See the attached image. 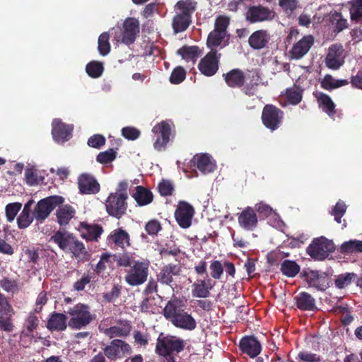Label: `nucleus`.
<instances>
[{
  "label": "nucleus",
  "instance_id": "nucleus-43",
  "mask_svg": "<svg viewBox=\"0 0 362 362\" xmlns=\"http://www.w3.org/2000/svg\"><path fill=\"white\" fill-rule=\"evenodd\" d=\"M300 265L293 260L285 259L281 264V272L288 278L295 277L300 272Z\"/></svg>",
  "mask_w": 362,
  "mask_h": 362
},
{
  "label": "nucleus",
  "instance_id": "nucleus-30",
  "mask_svg": "<svg viewBox=\"0 0 362 362\" xmlns=\"http://www.w3.org/2000/svg\"><path fill=\"white\" fill-rule=\"evenodd\" d=\"M270 40L268 32L265 30L255 31L248 39V44L253 49H261L267 46Z\"/></svg>",
  "mask_w": 362,
  "mask_h": 362
},
{
  "label": "nucleus",
  "instance_id": "nucleus-64",
  "mask_svg": "<svg viewBox=\"0 0 362 362\" xmlns=\"http://www.w3.org/2000/svg\"><path fill=\"white\" fill-rule=\"evenodd\" d=\"M38 317L33 313H30L25 321V328L28 333L33 332L38 327Z\"/></svg>",
  "mask_w": 362,
  "mask_h": 362
},
{
  "label": "nucleus",
  "instance_id": "nucleus-48",
  "mask_svg": "<svg viewBox=\"0 0 362 362\" xmlns=\"http://www.w3.org/2000/svg\"><path fill=\"white\" fill-rule=\"evenodd\" d=\"M14 314L13 310L11 315H0V329L6 332H11L14 329V325L13 322L12 317Z\"/></svg>",
  "mask_w": 362,
  "mask_h": 362
},
{
  "label": "nucleus",
  "instance_id": "nucleus-13",
  "mask_svg": "<svg viewBox=\"0 0 362 362\" xmlns=\"http://www.w3.org/2000/svg\"><path fill=\"white\" fill-rule=\"evenodd\" d=\"M300 277L308 284L309 287L320 291H325L329 287L328 279L325 273L317 270L304 269Z\"/></svg>",
  "mask_w": 362,
  "mask_h": 362
},
{
  "label": "nucleus",
  "instance_id": "nucleus-54",
  "mask_svg": "<svg viewBox=\"0 0 362 362\" xmlns=\"http://www.w3.org/2000/svg\"><path fill=\"white\" fill-rule=\"evenodd\" d=\"M356 276L354 273H347L338 276L335 280V285L339 288H344V287L350 285L354 278Z\"/></svg>",
  "mask_w": 362,
  "mask_h": 362
},
{
  "label": "nucleus",
  "instance_id": "nucleus-51",
  "mask_svg": "<svg viewBox=\"0 0 362 362\" xmlns=\"http://www.w3.org/2000/svg\"><path fill=\"white\" fill-rule=\"evenodd\" d=\"M0 286L7 292L15 293L19 291L18 283L16 279L4 278L0 281Z\"/></svg>",
  "mask_w": 362,
  "mask_h": 362
},
{
  "label": "nucleus",
  "instance_id": "nucleus-52",
  "mask_svg": "<svg viewBox=\"0 0 362 362\" xmlns=\"http://www.w3.org/2000/svg\"><path fill=\"white\" fill-rule=\"evenodd\" d=\"M116 151L112 148L100 152L97 156L96 160L101 164H107L113 161L116 158Z\"/></svg>",
  "mask_w": 362,
  "mask_h": 362
},
{
  "label": "nucleus",
  "instance_id": "nucleus-31",
  "mask_svg": "<svg viewBox=\"0 0 362 362\" xmlns=\"http://www.w3.org/2000/svg\"><path fill=\"white\" fill-rule=\"evenodd\" d=\"M67 317L63 313H52L48 319L47 328L51 331L62 332L67 327Z\"/></svg>",
  "mask_w": 362,
  "mask_h": 362
},
{
  "label": "nucleus",
  "instance_id": "nucleus-11",
  "mask_svg": "<svg viewBox=\"0 0 362 362\" xmlns=\"http://www.w3.org/2000/svg\"><path fill=\"white\" fill-rule=\"evenodd\" d=\"M275 12L262 5H254L248 7L245 13V20L250 23L269 21L274 18Z\"/></svg>",
  "mask_w": 362,
  "mask_h": 362
},
{
  "label": "nucleus",
  "instance_id": "nucleus-59",
  "mask_svg": "<svg viewBox=\"0 0 362 362\" xmlns=\"http://www.w3.org/2000/svg\"><path fill=\"white\" fill-rule=\"evenodd\" d=\"M25 178L26 183L30 186H35L40 183V179L37 172L33 168H28L25 172Z\"/></svg>",
  "mask_w": 362,
  "mask_h": 362
},
{
  "label": "nucleus",
  "instance_id": "nucleus-58",
  "mask_svg": "<svg viewBox=\"0 0 362 362\" xmlns=\"http://www.w3.org/2000/svg\"><path fill=\"white\" fill-rule=\"evenodd\" d=\"M211 276L214 279H220L223 273V267L220 261L214 260L210 264Z\"/></svg>",
  "mask_w": 362,
  "mask_h": 362
},
{
  "label": "nucleus",
  "instance_id": "nucleus-41",
  "mask_svg": "<svg viewBox=\"0 0 362 362\" xmlns=\"http://www.w3.org/2000/svg\"><path fill=\"white\" fill-rule=\"evenodd\" d=\"M177 54L187 61L195 62L202 54L198 46L185 45L178 49Z\"/></svg>",
  "mask_w": 362,
  "mask_h": 362
},
{
  "label": "nucleus",
  "instance_id": "nucleus-47",
  "mask_svg": "<svg viewBox=\"0 0 362 362\" xmlns=\"http://www.w3.org/2000/svg\"><path fill=\"white\" fill-rule=\"evenodd\" d=\"M110 35L107 33L105 32L100 34L98 41V49L99 53L103 55H107L110 51V45L109 42Z\"/></svg>",
  "mask_w": 362,
  "mask_h": 362
},
{
  "label": "nucleus",
  "instance_id": "nucleus-27",
  "mask_svg": "<svg viewBox=\"0 0 362 362\" xmlns=\"http://www.w3.org/2000/svg\"><path fill=\"white\" fill-rule=\"evenodd\" d=\"M314 42L312 35L304 36L298 42L293 45L291 55L293 59H299L308 53Z\"/></svg>",
  "mask_w": 362,
  "mask_h": 362
},
{
  "label": "nucleus",
  "instance_id": "nucleus-35",
  "mask_svg": "<svg viewBox=\"0 0 362 362\" xmlns=\"http://www.w3.org/2000/svg\"><path fill=\"white\" fill-rule=\"evenodd\" d=\"M329 20L332 32L336 34L347 29L349 26L348 20L343 16L341 12L336 11L331 12Z\"/></svg>",
  "mask_w": 362,
  "mask_h": 362
},
{
  "label": "nucleus",
  "instance_id": "nucleus-40",
  "mask_svg": "<svg viewBox=\"0 0 362 362\" xmlns=\"http://www.w3.org/2000/svg\"><path fill=\"white\" fill-rule=\"evenodd\" d=\"M303 93V90L301 87L294 84L292 87L285 90L284 95L289 104L296 105L302 100Z\"/></svg>",
  "mask_w": 362,
  "mask_h": 362
},
{
  "label": "nucleus",
  "instance_id": "nucleus-20",
  "mask_svg": "<svg viewBox=\"0 0 362 362\" xmlns=\"http://www.w3.org/2000/svg\"><path fill=\"white\" fill-rule=\"evenodd\" d=\"M344 49L342 45L334 44L329 47L328 53L325 58L326 66L331 69L337 70L341 66L344 62L343 59Z\"/></svg>",
  "mask_w": 362,
  "mask_h": 362
},
{
  "label": "nucleus",
  "instance_id": "nucleus-19",
  "mask_svg": "<svg viewBox=\"0 0 362 362\" xmlns=\"http://www.w3.org/2000/svg\"><path fill=\"white\" fill-rule=\"evenodd\" d=\"M117 324L119 325L106 328H104L103 327V324H100L99 325V329L110 339H113L115 337H126L130 334L132 331L130 322L119 320L117 321Z\"/></svg>",
  "mask_w": 362,
  "mask_h": 362
},
{
  "label": "nucleus",
  "instance_id": "nucleus-63",
  "mask_svg": "<svg viewBox=\"0 0 362 362\" xmlns=\"http://www.w3.org/2000/svg\"><path fill=\"white\" fill-rule=\"evenodd\" d=\"M259 77L256 74L252 75L250 83H247L243 88L244 93L248 96H252L255 93V88L259 84Z\"/></svg>",
  "mask_w": 362,
  "mask_h": 362
},
{
  "label": "nucleus",
  "instance_id": "nucleus-5",
  "mask_svg": "<svg viewBox=\"0 0 362 362\" xmlns=\"http://www.w3.org/2000/svg\"><path fill=\"white\" fill-rule=\"evenodd\" d=\"M64 202V198L59 195L49 196L40 199L34 208L33 217L39 223L44 222L52 211Z\"/></svg>",
  "mask_w": 362,
  "mask_h": 362
},
{
  "label": "nucleus",
  "instance_id": "nucleus-49",
  "mask_svg": "<svg viewBox=\"0 0 362 362\" xmlns=\"http://www.w3.org/2000/svg\"><path fill=\"white\" fill-rule=\"evenodd\" d=\"M230 18L224 15H219L215 19L214 30L221 31L228 34L227 29L230 24Z\"/></svg>",
  "mask_w": 362,
  "mask_h": 362
},
{
  "label": "nucleus",
  "instance_id": "nucleus-12",
  "mask_svg": "<svg viewBox=\"0 0 362 362\" xmlns=\"http://www.w3.org/2000/svg\"><path fill=\"white\" fill-rule=\"evenodd\" d=\"M221 54L216 49H211L199 62L198 68L206 76H212L218 70L219 59Z\"/></svg>",
  "mask_w": 362,
  "mask_h": 362
},
{
  "label": "nucleus",
  "instance_id": "nucleus-24",
  "mask_svg": "<svg viewBox=\"0 0 362 362\" xmlns=\"http://www.w3.org/2000/svg\"><path fill=\"white\" fill-rule=\"evenodd\" d=\"M107 244L111 247L124 248L130 245L128 233L121 228L112 230L107 238Z\"/></svg>",
  "mask_w": 362,
  "mask_h": 362
},
{
  "label": "nucleus",
  "instance_id": "nucleus-37",
  "mask_svg": "<svg viewBox=\"0 0 362 362\" xmlns=\"http://www.w3.org/2000/svg\"><path fill=\"white\" fill-rule=\"evenodd\" d=\"M316 98L319 106L329 116H333L336 114L335 105L331 98L326 93L322 92L317 93Z\"/></svg>",
  "mask_w": 362,
  "mask_h": 362
},
{
  "label": "nucleus",
  "instance_id": "nucleus-25",
  "mask_svg": "<svg viewBox=\"0 0 362 362\" xmlns=\"http://www.w3.org/2000/svg\"><path fill=\"white\" fill-rule=\"evenodd\" d=\"M240 226L247 230H253L257 226V216L254 209L247 206L238 216Z\"/></svg>",
  "mask_w": 362,
  "mask_h": 362
},
{
  "label": "nucleus",
  "instance_id": "nucleus-33",
  "mask_svg": "<svg viewBox=\"0 0 362 362\" xmlns=\"http://www.w3.org/2000/svg\"><path fill=\"white\" fill-rule=\"evenodd\" d=\"M296 305L300 310L314 311L317 310L315 298L307 292H300L295 297Z\"/></svg>",
  "mask_w": 362,
  "mask_h": 362
},
{
  "label": "nucleus",
  "instance_id": "nucleus-3",
  "mask_svg": "<svg viewBox=\"0 0 362 362\" xmlns=\"http://www.w3.org/2000/svg\"><path fill=\"white\" fill-rule=\"evenodd\" d=\"M186 346L183 339L175 335H165L161 332L157 338L155 351L158 356H168L170 354L182 352Z\"/></svg>",
  "mask_w": 362,
  "mask_h": 362
},
{
  "label": "nucleus",
  "instance_id": "nucleus-60",
  "mask_svg": "<svg viewBox=\"0 0 362 362\" xmlns=\"http://www.w3.org/2000/svg\"><path fill=\"white\" fill-rule=\"evenodd\" d=\"M33 214L21 213L17 218L18 227L21 229H25L28 228L33 221Z\"/></svg>",
  "mask_w": 362,
  "mask_h": 362
},
{
  "label": "nucleus",
  "instance_id": "nucleus-14",
  "mask_svg": "<svg viewBox=\"0 0 362 362\" xmlns=\"http://www.w3.org/2000/svg\"><path fill=\"white\" fill-rule=\"evenodd\" d=\"M152 132L156 137L153 143V148L158 151L165 150L170 141V125L166 121H162L153 127Z\"/></svg>",
  "mask_w": 362,
  "mask_h": 362
},
{
  "label": "nucleus",
  "instance_id": "nucleus-44",
  "mask_svg": "<svg viewBox=\"0 0 362 362\" xmlns=\"http://www.w3.org/2000/svg\"><path fill=\"white\" fill-rule=\"evenodd\" d=\"M197 4L194 0H180L176 3L175 8L180 11V13L192 18L197 10Z\"/></svg>",
  "mask_w": 362,
  "mask_h": 362
},
{
  "label": "nucleus",
  "instance_id": "nucleus-10",
  "mask_svg": "<svg viewBox=\"0 0 362 362\" xmlns=\"http://www.w3.org/2000/svg\"><path fill=\"white\" fill-rule=\"evenodd\" d=\"M148 275V264L137 261L128 269L124 276V280L129 286H139L147 280Z\"/></svg>",
  "mask_w": 362,
  "mask_h": 362
},
{
  "label": "nucleus",
  "instance_id": "nucleus-17",
  "mask_svg": "<svg viewBox=\"0 0 362 362\" xmlns=\"http://www.w3.org/2000/svg\"><path fill=\"white\" fill-rule=\"evenodd\" d=\"M194 214L192 206L186 202L181 201L175 212V218L178 225L182 228H187L192 224Z\"/></svg>",
  "mask_w": 362,
  "mask_h": 362
},
{
  "label": "nucleus",
  "instance_id": "nucleus-22",
  "mask_svg": "<svg viewBox=\"0 0 362 362\" xmlns=\"http://www.w3.org/2000/svg\"><path fill=\"white\" fill-rule=\"evenodd\" d=\"M78 230L81 236L87 241H98L103 232V228L99 224L81 222Z\"/></svg>",
  "mask_w": 362,
  "mask_h": 362
},
{
  "label": "nucleus",
  "instance_id": "nucleus-28",
  "mask_svg": "<svg viewBox=\"0 0 362 362\" xmlns=\"http://www.w3.org/2000/svg\"><path fill=\"white\" fill-rule=\"evenodd\" d=\"M71 131L72 128L59 119H54L52 122V134L54 139L58 143L69 140Z\"/></svg>",
  "mask_w": 362,
  "mask_h": 362
},
{
  "label": "nucleus",
  "instance_id": "nucleus-42",
  "mask_svg": "<svg viewBox=\"0 0 362 362\" xmlns=\"http://www.w3.org/2000/svg\"><path fill=\"white\" fill-rule=\"evenodd\" d=\"M349 13L351 22L362 27V0H351L349 1Z\"/></svg>",
  "mask_w": 362,
  "mask_h": 362
},
{
  "label": "nucleus",
  "instance_id": "nucleus-15",
  "mask_svg": "<svg viewBox=\"0 0 362 362\" xmlns=\"http://www.w3.org/2000/svg\"><path fill=\"white\" fill-rule=\"evenodd\" d=\"M121 42L127 45L133 44L139 33V21L134 18H127L123 23Z\"/></svg>",
  "mask_w": 362,
  "mask_h": 362
},
{
  "label": "nucleus",
  "instance_id": "nucleus-32",
  "mask_svg": "<svg viewBox=\"0 0 362 362\" xmlns=\"http://www.w3.org/2000/svg\"><path fill=\"white\" fill-rule=\"evenodd\" d=\"M229 35L222 33L221 31H217L213 30L208 35L206 40V45L211 49L221 46L224 47L228 44Z\"/></svg>",
  "mask_w": 362,
  "mask_h": 362
},
{
  "label": "nucleus",
  "instance_id": "nucleus-7",
  "mask_svg": "<svg viewBox=\"0 0 362 362\" xmlns=\"http://www.w3.org/2000/svg\"><path fill=\"white\" fill-rule=\"evenodd\" d=\"M261 119L264 126L274 132L281 125L284 112L274 105L267 104L263 107Z\"/></svg>",
  "mask_w": 362,
  "mask_h": 362
},
{
  "label": "nucleus",
  "instance_id": "nucleus-53",
  "mask_svg": "<svg viewBox=\"0 0 362 362\" xmlns=\"http://www.w3.org/2000/svg\"><path fill=\"white\" fill-rule=\"evenodd\" d=\"M186 77V71L182 66L175 68L170 76V82L173 84H179L182 83Z\"/></svg>",
  "mask_w": 362,
  "mask_h": 362
},
{
  "label": "nucleus",
  "instance_id": "nucleus-55",
  "mask_svg": "<svg viewBox=\"0 0 362 362\" xmlns=\"http://www.w3.org/2000/svg\"><path fill=\"white\" fill-rule=\"evenodd\" d=\"M122 286L115 284L110 291L103 293V297L104 301L107 303L115 301L120 296Z\"/></svg>",
  "mask_w": 362,
  "mask_h": 362
},
{
  "label": "nucleus",
  "instance_id": "nucleus-23",
  "mask_svg": "<svg viewBox=\"0 0 362 362\" xmlns=\"http://www.w3.org/2000/svg\"><path fill=\"white\" fill-rule=\"evenodd\" d=\"M214 285L215 282L212 283L208 275L204 279H197L192 285V295L194 298H206L210 296V291Z\"/></svg>",
  "mask_w": 362,
  "mask_h": 362
},
{
  "label": "nucleus",
  "instance_id": "nucleus-56",
  "mask_svg": "<svg viewBox=\"0 0 362 362\" xmlns=\"http://www.w3.org/2000/svg\"><path fill=\"white\" fill-rule=\"evenodd\" d=\"M346 211V206L344 202L339 201L333 208L331 214L334 217V220L340 223L341 218Z\"/></svg>",
  "mask_w": 362,
  "mask_h": 362
},
{
  "label": "nucleus",
  "instance_id": "nucleus-8",
  "mask_svg": "<svg viewBox=\"0 0 362 362\" xmlns=\"http://www.w3.org/2000/svg\"><path fill=\"white\" fill-rule=\"evenodd\" d=\"M127 197V193H111L105 203L107 214L111 216L120 218L126 213Z\"/></svg>",
  "mask_w": 362,
  "mask_h": 362
},
{
  "label": "nucleus",
  "instance_id": "nucleus-36",
  "mask_svg": "<svg viewBox=\"0 0 362 362\" xmlns=\"http://www.w3.org/2000/svg\"><path fill=\"white\" fill-rule=\"evenodd\" d=\"M132 197L140 206L151 204L153 199V193L149 189L141 185L136 187V192Z\"/></svg>",
  "mask_w": 362,
  "mask_h": 362
},
{
  "label": "nucleus",
  "instance_id": "nucleus-18",
  "mask_svg": "<svg viewBox=\"0 0 362 362\" xmlns=\"http://www.w3.org/2000/svg\"><path fill=\"white\" fill-rule=\"evenodd\" d=\"M182 274V266L180 263H170L164 265L157 275L158 281L162 284L173 287L174 283V276L178 277Z\"/></svg>",
  "mask_w": 362,
  "mask_h": 362
},
{
  "label": "nucleus",
  "instance_id": "nucleus-45",
  "mask_svg": "<svg viewBox=\"0 0 362 362\" xmlns=\"http://www.w3.org/2000/svg\"><path fill=\"white\" fill-rule=\"evenodd\" d=\"M340 252L342 254L362 252V240H351L344 242L340 247Z\"/></svg>",
  "mask_w": 362,
  "mask_h": 362
},
{
  "label": "nucleus",
  "instance_id": "nucleus-61",
  "mask_svg": "<svg viewBox=\"0 0 362 362\" xmlns=\"http://www.w3.org/2000/svg\"><path fill=\"white\" fill-rule=\"evenodd\" d=\"M106 139L102 134H94L88 140V145L92 148H100L105 144Z\"/></svg>",
  "mask_w": 362,
  "mask_h": 362
},
{
  "label": "nucleus",
  "instance_id": "nucleus-9",
  "mask_svg": "<svg viewBox=\"0 0 362 362\" xmlns=\"http://www.w3.org/2000/svg\"><path fill=\"white\" fill-rule=\"evenodd\" d=\"M102 349L110 361L120 359L132 352L131 346L125 341L119 339H112Z\"/></svg>",
  "mask_w": 362,
  "mask_h": 362
},
{
  "label": "nucleus",
  "instance_id": "nucleus-34",
  "mask_svg": "<svg viewBox=\"0 0 362 362\" xmlns=\"http://www.w3.org/2000/svg\"><path fill=\"white\" fill-rule=\"evenodd\" d=\"M56 211L57 223L60 226H66L76 214V210L69 204H60Z\"/></svg>",
  "mask_w": 362,
  "mask_h": 362
},
{
  "label": "nucleus",
  "instance_id": "nucleus-50",
  "mask_svg": "<svg viewBox=\"0 0 362 362\" xmlns=\"http://www.w3.org/2000/svg\"><path fill=\"white\" fill-rule=\"evenodd\" d=\"M21 207L22 204L19 202L10 203L6 206V217L8 222H11L14 220Z\"/></svg>",
  "mask_w": 362,
  "mask_h": 362
},
{
  "label": "nucleus",
  "instance_id": "nucleus-4",
  "mask_svg": "<svg viewBox=\"0 0 362 362\" xmlns=\"http://www.w3.org/2000/svg\"><path fill=\"white\" fill-rule=\"evenodd\" d=\"M68 314L71 316L68 325L72 329H81L88 325L93 320L90 307L83 303L75 305L68 310Z\"/></svg>",
  "mask_w": 362,
  "mask_h": 362
},
{
  "label": "nucleus",
  "instance_id": "nucleus-62",
  "mask_svg": "<svg viewBox=\"0 0 362 362\" xmlns=\"http://www.w3.org/2000/svg\"><path fill=\"white\" fill-rule=\"evenodd\" d=\"M140 134V131L134 127H125L122 129V135L128 140H136Z\"/></svg>",
  "mask_w": 362,
  "mask_h": 362
},
{
  "label": "nucleus",
  "instance_id": "nucleus-16",
  "mask_svg": "<svg viewBox=\"0 0 362 362\" xmlns=\"http://www.w3.org/2000/svg\"><path fill=\"white\" fill-rule=\"evenodd\" d=\"M79 192L82 194H94L100 192V186L95 177L88 173L81 174L77 180Z\"/></svg>",
  "mask_w": 362,
  "mask_h": 362
},
{
  "label": "nucleus",
  "instance_id": "nucleus-21",
  "mask_svg": "<svg viewBox=\"0 0 362 362\" xmlns=\"http://www.w3.org/2000/svg\"><path fill=\"white\" fill-rule=\"evenodd\" d=\"M239 349L243 353L253 358L260 354L262 345L255 337L245 336L240 339Z\"/></svg>",
  "mask_w": 362,
  "mask_h": 362
},
{
  "label": "nucleus",
  "instance_id": "nucleus-38",
  "mask_svg": "<svg viewBox=\"0 0 362 362\" xmlns=\"http://www.w3.org/2000/svg\"><path fill=\"white\" fill-rule=\"evenodd\" d=\"M192 23V18L184 16L180 13L175 15L172 21V26L175 33L186 30Z\"/></svg>",
  "mask_w": 362,
  "mask_h": 362
},
{
  "label": "nucleus",
  "instance_id": "nucleus-39",
  "mask_svg": "<svg viewBox=\"0 0 362 362\" xmlns=\"http://www.w3.org/2000/svg\"><path fill=\"white\" fill-rule=\"evenodd\" d=\"M349 84L346 79H335L332 75L326 74L320 81V86L325 90L331 91Z\"/></svg>",
  "mask_w": 362,
  "mask_h": 362
},
{
  "label": "nucleus",
  "instance_id": "nucleus-6",
  "mask_svg": "<svg viewBox=\"0 0 362 362\" xmlns=\"http://www.w3.org/2000/svg\"><path fill=\"white\" fill-rule=\"evenodd\" d=\"M334 250L333 242L322 236L315 238L307 247L306 252L314 259L324 260Z\"/></svg>",
  "mask_w": 362,
  "mask_h": 362
},
{
  "label": "nucleus",
  "instance_id": "nucleus-29",
  "mask_svg": "<svg viewBox=\"0 0 362 362\" xmlns=\"http://www.w3.org/2000/svg\"><path fill=\"white\" fill-rule=\"evenodd\" d=\"M191 162L204 174L211 173L216 168L215 163L207 154H197L193 157Z\"/></svg>",
  "mask_w": 362,
  "mask_h": 362
},
{
  "label": "nucleus",
  "instance_id": "nucleus-1",
  "mask_svg": "<svg viewBox=\"0 0 362 362\" xmlns=\"http://www.w3.org/2000/svg\"><path fill=\"white\" fill-rule=\"evenodd\" d=\"M162 314L177 328L192 331L197 327V323L194 317L185 310L181 300L177 298L170 300L166 303Z\"/></svg>",
  "mask_w": 362,
  "mask_h": 362
},
{
  "label": "nucleus",
  "instance_id": "nucleus-2",
  "mask_svg": "<svg viewBox=\"0 0 362 362\" xmlns=\"http://www.w3.org/2000/svg\"><path fill=\"white\" fill-rule=\"evenodd\" d=\"M49 242H52L65 252H69L76 257L86 253L83 243L76 238L74 235L65 230H59L51 235Z\"/></svg>",
  "mask_w": 362,
  "mask_h": 362
},
{
  "label": "nucleus",
  "instance_id": "nucleus-26",
  "mask_svg": "<svg viewBox=\"0 0 362 362\" xmlns=\"http://www.w3.org/2000/svg\"><path fill=\"white\" fill-rule=\"evenodd\" d=\"M223 78L227 86L233 88H242L245 83V74L240 69H233L223 74Z\"/></svg>",
  "mask_w": 362,
  "mask_h": 362
},
{
  "label": "nucleus",
  "instance_id": "nucleus-46",
  "mask_svg": "<svg viewBox=\"0 0 362 362\" xmlns=\"http://www.w3.org/2000/svg\"><path fill=\"white\" fill-rule=\"evenodd\" d=\"M104 71L103 64L100 62L92 61L87 64L86 71L89 76L93 78L100 77Z\"/></svg>",
  "mask_w": 362,
  "mask_h": 362
},
{
  "label": "nucleus",
  "instance_id": "nucleus-57",
  "mask_svg": "<svg viewBox=\"0 0 362 362\" xmlns=\"http://www.w3.org/2000/svg\"><path fill=\"white\" fill-rule=\"evenodd\" d=\"M162 230V226L157 219H151L145 226V230L150 235H156Z\"/></svg>",
  "mask_w": 362,
  "mask_h": 362
}]
</instances>
